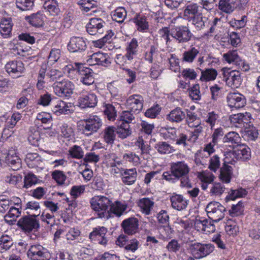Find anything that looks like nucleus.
Segmentation results:
<instances>
[{"label":"nucleus","instance_id":"f257e3e1","mask_svg":"<svg viewBox=\"0 0 260 260\" xmlns=\"http://www.w3.org/2000/svg\"><path fill=\"white\" fill-rule=\"evenodd\" d=\"M86 30L90 35H101L105 31L107 34L102 38L94 41L95 46L102 48L106 43H110L114 33L110 30H107L106 23L102 19L92 18L86 25Z\"/></svg>","mask_w":260,"mask_h":260},{"label":"nucleus","instance_id":"f03ea898","mask_svg":"<svg viewBox=\"0 0 260 260\" xmlns=\"http://www.w3.org/2000/svg\"><path fill=\"white\" fill-rule=\"evenodd\" d=\"M170 169L173 176L178 179H180L181 186L188 188L191 187V184L188 177L190 169L186 163L184 161L172 162L171 164Z\"/></svg>","mask_w":260,"mask_h":260},{"label":"nucleus","instance_id":"7ed1b4c3","mask_svg":"<svg viewBox=\"0 0 260 260\" xmlns=\"http://www.w3.org/2000/svg\"><path fill=\"white\" fill-rule=\"evenodd\" d=\"M90 204L92 209L99 218L104 217L109 213L111 200L108 198L102 196H95L91 199Z\"/></svg>","mask_w":260,"mask_h":260},{"label":"nucleus","instance_id":"20e7f679","mask_svg":"<svg viewBox=\"0 0 260 260\" xmlns=\"http://www.w3.org/2000/svg\"><path fill=\"white\" fill-rule=\"evenodd\" d=\"M206 211L208 217L212 220L217 222L224 217L225 208L217 202L209 203L206 208Z\"/></svg>","mask_w":260,"mask_h":260},{"label":"nucleus","instance_id":"39448f33","mask_svg":"<svg viewBox=\"0 0 260 260\" xmlns=\"http://www.w3.org/2000/svg\"><path fill=\"white\" fill-rule=\"evenodd\" d=\"M82 132L85 135L90 136L96 132L102 125L101 119L96 115H91L82 121Z\"/></svg>","mask_w":260,"mask_h":260},{"label":"nucleus","instance_id":"423d86ee","mask_svg":"<svg viewBox=\"0 0 260 260\" xmlns=\"http://www.w3.org/2000/svg\"><path fill=\"white\" fill-rule=\"evenodd\" d=\"M55 94L61 98H69L73 93L74 84L68 80L57 81L53 85Z\"/></svg>","mask_w":260,"mask_h":260},{"label":"nucleus","instance_id":"0eeeda50","mask_svg":"<svg viewBox=\"0 0 260 260\" xmlns=\"http://www.w3.org/2000/svg\"><path fill=\"white\" fill-rule=\"evenodd\" d=\"M214 246L211 243H194L189 246L191 254L197 259L204 257L210 254L214 251Z\"/></svg>","mask_w":260,"mask_h":260},{"label":"nucleus","instance_id":"6e6552de","mask_svg":"<svg viewBox=\"0 0 260 260\" xmlns=\"http://www.w3.org/2000/svg\"><path fill=\"white\" fill-rule=\"evenodd\" d=\"M74 71H76L80 76V81L85 85H92L94 82L93 76V71L91 69L85 67L81 63H75L73 66Z\"/></svg>","mask_w":260,"mask_h":260},{"label":"nucleus","instance_id":"1a4fd4ad","mask_svg":"<svg viewBox=\"0 0 260 260\" xmlns=\"http://www.w3.org/2000/svg\"><path fill=\"white\" fill-rule=\"evenodd\" d=\"M170 35L179 43L188 42L192 36L189 28L186 26H174L171 29Z\"/></svg>","mask_w":260,"mask_h":260},{"label":"nucleus","instance_id":"9d476101","mask_svg":"<svg viewBox=\"0 0 260 260\" xmlns=\"http://www.w3.org/2000/svg\"><path fill=\"white\" fill-rule=\"evenodd\" d=\"M37 216L36 214L24 216L18 221L17 225L23 231L29 233L39 228V221L36 218Z\"/></svg>","mask_w":260,"mask_h":260},{"label":"nucleus","instance_id":"9b49d317","mask_svg":"<svg viewBox=\"0 0 260 260\" xmlns=\"http://www.w3.org/2000/svg\"><path fill=\"white\" fill-rule=\"evenodd\" d=\"M27 255L31 260H50V259L49 252L40 244L31 246L27 251Z\"/></svg>","mask_w":260,"mask_h":260},{"label":"nucleus","instance_id":"f8f14e48","mask_svg":"<svg viewBox=\"0 0 260 260\" xmlns=\"http://www.w3.org/2000/svg\"><path fill=\"white\" fill-rule=\"evenodd\" d=\"M223 77L226 84L233 88H238L241 84L242 79L241 73L237 70H223Z\"/></svg>","mask_w":260,"mask_h":260},{"label":"nucleus","instance_id":"ddd939ff","mask_svg":"<svg viewBox=\"0 0 260 260\" xmlns=\"http://www.w3.org/2000/svg\"><path fill=\"white\" fill-rule=\"evenodd\" d=\"M6 72L9 75L14 77H19L24 73L25 68L23 63L20 60H11L5 65Z\"/></svg>","mask_w":260,"mask_h":260},{"label":"nucleus","instance_id":"4468645a","mask_svg":"<svg viewBox=\"0 0 260 260\" xmlns=\"http://www.w3.org/2000/svg\"><path fill=\"white\" fill-rule=\"evenodd\" d=\"M230 119L235 126L243 127L251 122L252 118L249 112L240 113L230 116Z\"/></svg>","mask_w":260,"mask_h":260},{"label":"nucleus","instance_id":"2eb2a0df","mask_svg":"<svg viewBox=\"0 0 260 260\" xmlns=\"http://www.w3.org/2000/svg\"><path fill=\"white\" fill-rule=\"evenodd\" d=\"M143 101L141 95L134 94L127 99L126 105L132 112L139 113L143 108Z\"/></svg>","mask_w":260,"mask_h":260},{"label":"nucleus","instance_id":"dca6fc26","mask_svg":"<svg viewBox=\"0 0 260 260\" xmlns=\"http://www.w3.org/2000/svg\"><path fill=\"white\" fill-rule=\"evenodd\" d=\"M86 44L83 38L73 37L68 44V49L71 52H81L86 49Z\"/></svg>","mask_w":260,"mask_h":260},{"label":"nucleus","instance_id":"f3484780","mask_svg":"<svg viewBox=\"0 0 260 260\" xmlns=\"http://www.w3.org/2000/svg\"><path fill=\"white\" fill-rule=\"evenodd\" d=\"M227 102L230 107L239 109L246 104V99L239 93H230L227 96Z\"/></svg>","mask_w":260,"mask_h":260},{"label":"nucleus","instance_id":"a211bd4d","mask_svg":"<svg viewBox=\"0 0 260 260\" xmlns=\"http://www.w3.org/2000/svg\"><path fill=\"white\" fill-rule=\"evenodd\" d=\"M107 233V229L106 228H96L90 234L89 238L101 245H105L108 240L106 235Z\"/></svg>","mask_w":260,"mask_h":260},{"label":"nucleus","instance_id":"6ab92c4d","mask_svg":"<svg viewBox=\"0 0 260 260\" xmlns=\"http://www.w3.org/2000/svg\"><path fill=\"white\" fill-rule=\"evenodd\" d=\"M139 221L137 218L129 217L124 219L121 223V226L124 233L128 235H133L136 233L138 230Z\"/></svg>","mask_w":260,"mask_h":260},{"label":"nucleus","instance_id":"aec40b11","mask_svg":"<svg viewBox=\"0 0 260 260\" xmlns=\"http://www.w3.org/2000/svg\"><path fill=\"white\" fill-rule=\"evenodd\" d=\"M232 153L237 160L246 161L251 157L250 149L246 145L241 144L236 147V149Z\"/></svg>","mask_w":260,"mask_h":260},{"label":"nucleus","instance_id":"412c9836","mask_svg":"<svg viewBox=\"0 0 260 260\" xmlns=\"http://www.w3.org/2000/svg\"><path fill=\"white\" fill-rule=\"evenodd\" d=\"M98 103L95 94L90 93L80 96L78 100V104L81 108H91L95 107Z\"/></svg>","mask_w":260,"mask_h":260},{"label":"nucleus","instance_id":"4be33fe9","mask_svg":"<svg viewBox=\"0 0 260 260\" xmlns=\"http://www.w3.org/2000/svg\"><path fill=\"white\" fill-rule=\"evenodd\" d=\"M71 103H66L63 101L58 100L51 108L52 112L56 115L60 114H68L71 113Z\"/></svg>","mask_w":260,"mask_h":260},{"label":"nucleus","instance_id":"5701e85b","mask_svg":"<svg viewBox=\"0 0 260 260\" xmlns=\"http://www.w3.org/2000/svg\"><path fill=\"white\" fill-rule=\"evenodd\" d=\"M170 201L172 208L178 211L185 209L188 205V201L181 194H174L170 197Z\"/></svg>","mask_w":260,"mask_h":260},{"label":"nucleus","instance_id":"b1692460","mask_svg":"<svg viewBox=\"0 0 260 260\" xmlns=\"http://www.w3.org/2000/svg\"><path fill=\"white\" fill-rule=\"evenodd\" d=\"M13 24L11 18L2 19L0 22V32L4 38H8L12 36Z\"/></svg>","mask_w":260,"mask_h":260},{"label":"nucleus","instance_id":"393cba45","mask_svg":"<svg viewBox=\"0 0 260 260\" xmlns=\"http://www.w3.org/2000/svg\"><path fill=\"white\" fill-rule=\"evenodd\" d=\"M137 173L136 168L125 169L121 173V180L126 185H132L136 181Z\"/></svg>","mask_w":260,"mask_h":260},{"label":"nucleus","instance_id":"a878e982","mask_svg":"<svg viewBox=\"0 0 260 260\" xmlns=\"http://www.w3.org/2000/svg\"><path fill=\"white\" fill-rule=\"evenodd\" d=\"M167 119L172 122L179 123L186 118V114L182 109L177 107L167 115Z\"/></svg>","mask_w":260,"mask_h":260},{"label":"nucleus","instance_id":"bb28decb","mask_svg":"<svg viewBox=\"0 0 260 260\" xmlns=\"http://www.w3.org/2000/svg\"><path fill=\"white\" fill-rule=\"evenodd\" d=\"M137 47V41L136 39H133L126 49L125 55L123 56L119 55L117 57V60L119 61L120 59H121L124 60L127 59L129 61L133 59V56L136 53Z\"/></svg>","mask_w":260,"mask_h":260},{"label":"nucleus","instance_id":"cd10ccee","mask_svg":"<svg viewBox=\"0 0 260 260\" xmlns=\"http://www.w3.org/2000/svg\"><path fill=\"white\" fill-rule=\"evenodd\" d=\"M226 163H230V162L225 161L223 163L222 167L220 168L219 178L223 182L228 183L231 181L232 178V168Z\"/></svg>","mask_w":260,"mask_h":260},{"label":"nucleus","instance_id":"c85d7f7f","mask_svg":"<svg viewBox=\"0 0 260 260\" xmlns=\"http://www.w3.org/2000/svg\"><path fill=\"white\" fill-rule=\"evenodd\" d=\"M154 202L149 198H144L140 199L138 202V206L141 211L145 215H148L154 207Z\"/></svg>","mask_w":260,"mask_h":260},{"label":"nucleus","instance_id":"c756f323","mask_svg":"<svg viewBox=\"0 0 260 260\" xmlns=\"http://www.w3.org/2000/svg\"><path fill=\"white\" fill-rule=\"evenodd\" d=\"M139 31H145L149 28L148 22L146 16L142 14H137L133 19Z\"/></svg>","mask_w":260,"mask_h":260},{"label":"nucleus","instance_id":"7c9ffc66","mask_svg":"<svg viewBox=\"0 0 260 260\" xmlns=\"http://www.w3.org/2000/svg\"><path fill=\"white\" fill-rule=\"evenodd\" d=\"M25 161L30 168L38 167L42 162L41 157L37 153H27Z\"/></svg>","mask_w":260,"mask_h":260},{"label":"nucleus","instance_id":"2f4dec72","mask_svg":"<svg viewBox=\"0 0 260 260\" xmlns=\"http://www.w3.org/2000/svg\"><path fill=\"white\" fill-rule=\"evenodd\" d=\"M126 208L127 205L126 204H122L117 201L112 203L111 201V205L109 210L117 216L120 217L126 210Z\"/></svg>","mask_w":260,"mask_h":260},{"label":"nucleus","instance_id":"473e14b6","mask_svg":"<svg viewBox=\"0 0 260 260\" xmlns=\"http://www.w3.org/2000/svg\"><path fill=\"white\" fill-rule=\"evenodd\" d=\"M25 19L30 24L36 27H41L44 24L43 16L39 12L26 16Z\"/></svg>","mask_w":260,"mask_h":260},{"label":"nucleus","instance_id":"72a5a7b5","mask_svg":"<svg viewBox=\"0 0 260 260\" xmlns=\"http://www.w3.org/2000/svg\"><path fill=\"white\" fill-rule=\"evenodd\" d=\"M116 127L113 126H109L104 130L103 138L106 143L112 144L114 143L116 134Z\"/></svg>","mask_w":260,"mask_h":260},{"label":"nucleus","instance_id":"f704fd0d","mask_svg":"<svg viewBox=\"0 0 260 260\" xmlns=\"http://www.w3.org/2000/svg\"><path fill=\"white\" fill-rule=\"evenodd\" d=\"M223 58L229 63H233L236 65L239 64L242 60L238 54L237 51L234 50L229 51L223 55Z\"/></svg>","mask_w":260,"mask_h":260},{"label":"nucleus","instance_id":"c9c22d12","mask_svg":"<svg viewBox=\"0 0 260 260\" xmlns=\"http://www.w3.org/2000/svg\"><path fill=\"white\" fill-rule=\"evenodd\" d=\"M199 54V49L194 47H191L190 49L183 52L182 60L188 63H191Z\"/></svg>","mask_w":260,"mask_h":260},{"label":"nucleus","instance_id":"e433bc0d","mask_svg":"<svg viewBox=\"0 0 260 260\" xmlns=\"http://www.w3.org/2000/svg\"><path fill=\"white\" fill-rule=\"evenodd\" d=\"M21 210L14 207H11L8 213L4 216L6 222L12 224L21 214Z\"/></svg>","mask_w":260,"mask_h":260},{"label":"nucleus","instance_id":"4c0bfd02","mask_svg":"<svg viewBox=\"0 0 260 260\" xmlns=\"http://www.w3.org/2000/svg\"><path fill=\"white\" fill-rule=\"evenodd\" d=\"M115 131L118 137L121 139L126 138L132 133L129 125L123 122H122L119 125L117 126Z\"/></svg>","mask_w":260,"mask_h":260},{"label":"nucleus","instance_id":"58836bf2","mask_svg":"<svg viewBox=\"0 0 260 260\" xmlns=\"http://www.w3.org/2000/svg\"><path fill=\"white\" fill-rule=\"evenodd\" d=\"M154 148L161 154H170L175 151L173 147L166 142H159L155 145Z\"/></svg>","mask_w":260,"mask_h":260},{"label":"nucleus","instance_id":"ea45409f","mask_svg":"<svg viewBox=\"0 0 260 260\" xmlns=\"http://www.w3.org/2000/svg\"><path fill=\"white\" fill-rule=\"evenodd\" d=\"M190 20H191L192 24L194 25L197 30H201L205 26L207 18L203 17L202 13H199L194 17H191Z\"/></svg>","mask_w":260,"mask_h":260},{"label":"nucleus","instance_id":"a19ab883","mask_svg":"<svg viewBox=\"0 0 260 260\" xmlns=\"http://www.w3.org/2000/svg\"><path fill=\"white\" fill-rule=\"evenodd\" d=\"M199 6L196 3H191L187 5L184 10V16L190 21L191 17L197 15L198 13Z\"/></svg>","mask_w":260,"mask_h":260},{"label":"nucleus","instance_id":"79ce46f5","mask_svg":"<svg viewBox=\"0 0 260 260\" xmlns=\"http://www.w3.org/2000/svg\"><path fill=\"white\" fill-rule=\"evenodd\" d=\"M241 138L239 134L235 132H230L225 135L223 138V142L224 143H231L233 147L236 146L237 147L240 145L239 143L240 142Z\"/></svg>","mask_w":260,"mask_h":260},{"label":"nucleus","instance_id":"37998d69","mask_svg":"<svg viewBox=\"0 0 260 260\" xmlns=\"http://www.w3.org/2000/svg\"><path fill=\"white\" fill-rule=\"evenodd\" d=\"M27 140L32 145H39L38 142L40 140V135L39 131L35 127H31L29 128Z\"/></svg>","mask_w":260,"mask_h":260},{"label":"nucleus","instance_id":"c03bdc74","mask_svg":"<svg viewBox=\"0 0 260 260\" xmlns=\"http://www.w3.org/2000/svg\"><path fill=\"white\" fill-rule=\"evenodd\" d=\"M217 72L214 69H207L201 72L200 80L202 81H209L215 79Z\"/></svg>","mask_w":260,"mask_h":260},{"label":"nucleus","instance_id":"a18cd8bd","mask_svg":"<svg viewBox=\"0 0 260 260\" xmlns=\"http://www.w3.org/2000/svg\"><path fill=\"white\" fill-rule=\"evenodd\" d=\"M218 8L219 10L226 13H231L235 9L234 4H233L231 0H219Z\"/></svg>","mask_w":260,"mask_h":260},{"label":"nucleus","instance_id":"49530a36","mask_svg":"<svg viewBox=\"0 0 260 260\" xmlns=\"http://www.w3.org/2000/svg\"><path fill=\"white\" fill-rule=\"evenodd\" d=\"M126 16V10L122 7H119L115 10L113 14L112 15V18L113 20L121 23L123 22Z\"/></svg>","mask_w":260,"mask_h":260},{"label":"nucleus","instance_id":"de8ad7c7","mask_svg":"<svg viewBox=\"0 0 260 260\" xmlns=\"http://www.w3.org/2000/svg\"><path fill=\"white\" fill-rule=\"evenodd\" d=\"M44 7L52 15H56L59 12L56 1L54 0H48L45 2L44 4Z\"/></svg>","mask_w":260,"mask_h":260},{"label":"nucleus","instance_id":"09e8293b","mask_svg":"<svg viewBox=\"0 0 260 260\" xmlns=\"http://www.w3.org/2000/svg\"><path fill=\"white\" fill-rule=\"evenodd\" d=\"M236 219H229L225 226V230L230 235H234L239 232V226L237 223L235 221Z\"/></svg>","mask_w":260,"mask_h":260},{"label":"nucleus","instance_id":"8fccbe9b","mask_svg":"<svg viewBox=\"0 0 260 260\" xmlns=\"http://www.w3.org/2000/svg\"><path fill=\"white\" fill-rule=\"evenodd\" d=\"M13 245L11 238L8 235H3L0 238V251L8 250Z\"/></svg>","mask_w":260,"mask_h":260},{"label":"nucleus","instance_id":"3c124183","mask_svg":"<svg viewBox=\"0 0 260 260\" xmlns=\"http://www.w3.org/2000/svg\"><path fill=\"white\" fill-rule=\"evenodd\" d=\"M34 0H16L17 7L20 10L27 11L32 8L34 6Z\"/></svg>","mask_w":260,"mask_h":260},{"label":"nucleus","instance_id":"603ef678","mask_svg":"<svg viewBox=\"0 0 260 260\" xmlns=\"http://www.w3.org/2000/svg\"><path fill=\"white\" fill-rule=\"evenodd\" d=\"M219 117L218 114L214 111H212L207 114L205 121L212 129L215 125L216 123L218 121Z\"/></svg>","mask_w":260,"mask_h":260},{"label":"nucleus","instance_id":"864d4df0","mask_svg":"<svg viewBox=\"0 0 260 260\" xmlns=\"http://www.w3.org/2000/svg\"><path fill=\"white\" fill-rule=\"evenodd\" d=\"M79 4L81 6L82 10L86 12L91 10L96 6V2L94 0H81Z\"/></svg>","mask_w":260,"mask_h":260},{"label":"nucleus","instance_id":"5fc2aeb1","mask_svg":"<svg viewBox=\"0 0 260 260\" xmlns=\"http://www.w3.org/2000/svg\"><path fill=\"white\" fill-rule=\"evenodd\" d=\"M104 112L109 120H114L116 116V111L114 107L111 104H107L105 106Z\"/></svg>","mask_w":260,"mask_h":260},{"label":"nucleus","instance_id":"6e6d98bb","mask_svg":"<svg viewBox=\"0 0 260 260\" xmlns=\"http://www.w3.org/2000/svg\"><path fill=\"white\" fill-rule=\"evenodd\" d=\"M203 225V232L207 233H213L215 231V226L213 223L212 220L202 218Z\"/></svg>","mask_w":260,"mask_h":260},{"label":"nucleus","instance_id":"4d7b16f0","mask_svg":"<svg viewBox=\"0 0 260 260\" xmlns=\"http://www.w3.org/2000/svg\"><path fill=\"white\" fill-rule=\"evenodd\" d=\"M247 193L246 190L243 188H240L238 189H231L229 195L226 197V198L229 200H234L237 198L243 197L245 196Z\"/></svg>","mask_w":260,"mask_h":260},{"label":"nucleus","instance_id":"13d9d810","mask_svg":"<svg viewBox=\"0 0 260 260\" xmlns=\"http://www.w3.org/2000/svg\"><path fill=\"white\" fill-rule=\"evenodd\" d=\"M30 92L31 91V89L30 88L25 89L22 91L23 96L20 98L18 101L16 107L17 109H22L24 108L28 103V99L26 96L27 95L26 93L27 92Z\"/></svg>","mask_w":260,"mask_h":260},{"label":"nucleus","instance_id":"bf43d9fd","mask_svg":"<svg viewBox=\"0 0 260 260\" xmlns=\"http://www.w3.org/2000/svg\"><path fill=\"white\" fill-rule=\"evenodd\" d=\"M38 182V179L36 175L32 173H28L26 175L24 179V187L28 188L34 184H36Z\"/></svg>","mask_w":260,"mask_h":260},{"label":"nucleus","instance_id":"052dcab7","mask_svg":"<svg viewBox=\"0 0 260 260\" xmlns=\"http://www.w3.org/2000/svg\"><path fill=\"white\" fill-rule=\"evenodd\" d=\"M220 165L219 157L215 155L210 158L208 168L212 171L215 172Z\"/></svg>","mask_w":260,"mask_h":260},{"label":"nucleus","instance_id":"680f3d73","mask_svg":"<svg viewBox=\"0 0 260 260\" xmlns=\"http://www.w3.org/2000/svg\"><path fill=\"white\" fill-rule=\"evenodd\" d=\"M200 4L202 8L206 11L210 12L214 9L217 6L216 0H200Z\"/></svg>","mask_w":260,"mask_h":260},{"label":"nucleus","instance_id":"e2e57ef3","mask_svg":"<svg viewBox=\"0 0 260 260\" xmlns=\"http://www.w3.org/2000/svg\"><path fill=\"white\" fill-rule=\"evenodd\" d=\"M52 178L59 184H62L66 179V176L62 171L55 170L52 173Z\"/></svg>","mask_w":260,"mask_h":260},{"label":"nucleus","instance_id":"0e129e2a","mask_svg":"<svg viewBox=\"0 0 260 260\" xmlns=\"http://www.w3.org/2000/svg\"><path fill=\"white\" fill-rule=\"evenodd\" d=\"M131 110L123 111L120 117V121L121 122H123L129 125V123L132 122V120H134L135 118Z\"/></svg>","mask_w":260,"mask_h":260},{"label":"nucleus","instance_id":"69168bd1","mask_svg":"<svg viewBox=\"0 0 260 260\" xmlns=\"http://www.w3.org/2000/svg\"><path fill=\"white\" fill-rule=\"evenodd\" d=\"M85 187L83 185L73 186L70 190V194L74 199L80 196L84 191Z\"/></svg>","mask_w":260,"mask_h":260},{"label":"nucleus","instance_id":"338daca9","mask_svg":"<svg viewBox=\"0 0 260 260\" xmlns=\"http://www.w3.org/2000/svg\"><path fill=\"white\" fill-rule=\"evenodd\" d=\"M225 188L220 183H215L210 190V193L215 196L221 195L224 191Z\"/></svg>","mask_w":260,"mask_h":260},{"label":"nucleus","instance_id":"774afa93","mask_svg":"<svg viewBox=\"0 0 260 260\" xmlns=\"http://www.w3.org/2000/svg\"><path fill=\"white\" fill-rule=\"evenodd\" d=\"M46 76L50 78V80L55 81V82H57V81H59L60 78L62 77V74L58 70L52 69L47 72Z\"/></svg>","mask_w":260,"mask_h":260}]
</instances>
